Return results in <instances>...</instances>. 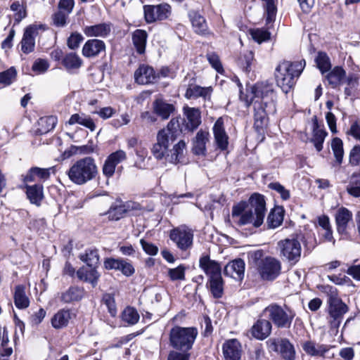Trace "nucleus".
<instances>
[{
	"label": "nucleus",
	"instance_id": "obj_23",
	"mask_svg": "<svg viewBox=\"0 0 360 360\" xmlns=\"http://www.w3.org/2000/svg\"><path fill=\"white\" fill-rule=\"evenodd\" d=\"M173 141L164 137L162 134H157V142L153 145L151 152L153 156L157 160H162L163 158H166L168 153V148Z\"/></svg>",
	"mask_w": 360,
	"mask_h": 360
},
{
	"label": "nucleus",
	"instance_id": "obj_40",
	"mask_svg": "<svg viewBox=\"0 0 360 360\" xmlns=\"http://www.w3.org/2000/svg\"><path fill=\"white\" fill-rule=\"evenodd\" d=\"M148 34L145 30H136L132 35L133 44L139 53L145 52Z\"/></svg>",
	"mask_w": 360,
	"mask_h": 360
},
{
	"label": "nucleus",
	"instance_id": "obj_64",
	"mask_svg": "<svg viewBox=\"0 0 360 360\" xmlns=\"http://www.w3.org/2000/svg\"><path fill=\"white\" fill-rule=\"evenodd\" d=\"M347 191L355 198L360 197V180L356 182L351 181L347 186Z\"/></svg>",
	"mask_w": 360,
	"mask_h": 360
},
{
	"label": "nucleus",
	"instance_id": "obj_27",
	"mask_svg": "<svg viewBox=\"0 0 360 360\" xmlns=\"http://www.w3.org/2000/svg\"><path fill=\"white\" fill-rule=\"evenodd\" d=\"M13 300L15 306L19 309H25L30 306V298L26 293L24 285H18L15 287Z\"/></svg>",
	"mask_w": 360,
	"mask_h": 360
},
{
	"label": "nucleus",
	"instance_id": "obj_29",
	"mask_svg": "<svg viewBox=\"0 0 360 360\" xmlns=\"http://www.w3.org/2000/svg\"><path fill=\"white\" fill-rule=\"evenodd\" d=\"M184 111L187 120V128L191 131L195 129L201 123L200 110L198 108L187 106L184 108Z\"/></svg>",
	"mask_w": 360,
	"mask_h": 360
},
{
	"label": "nucleus",
	"instance_id": "obj_31",
	"mask_svg": "<svg viewBox=\"0 0 360 360\" xmlns=\"http://www.w3.org/2000/svg\"><path fill=\"white\" fill-rule=\"evenodd\" d=\"M186 150V143L184 141H179L173 146V148L168 151L166 155V160L173 164H177L182 161Z\"/></svg>",
	"mask_w": 360,
	"mask_h": 360
},
{
	"label": "nucleus",
	"instance_id": "obj_55",
	"mask_svg": "<svg viewBox=\"0 0 360 360\" xmlns=\"http://www.w3.org/2000/svg\"><path fill=\"white\" fill-rule=\"evenodd\" d=\"M185 267L183 265L173 269H169L168 276L172 281L185 279Z\"/></svg>",
	"mask_w": 360,
	"mask_h": 360
},
{
	"label": "nucleus",
	"instance_id": "obj_2",
	"mask_svg": "<svg viewBox=\"0 0 360 360\" xmlns=\"http://www.w3.org/2000/svg\"><path fill=\"white\" fill-rule=\"evenodd\" d=\"M305 66V60L296 62L284 61L279 64L276 69V79L277 85L287 94L293 87L295 77H298Z\"/></svg>",
	"mask_w": 360,
	"mask_h": 360
},
{
	"label": "nucleus",
	"instance_id": "obj_59",
	"mask_svg": "<svg viewBox=\"0 0 360 360\" xmlns=\"http://www.w3.org/2000/svg\"><path fill=\"white\" fill-rule=\"evenodd\" d=\"M83 40L84 37L80 33L73 32L68 37L67 44L70 49L74 50L79 47Z\"/></svg>",
	"mask_w": 360,
	"mask_h": 360
},
{
	"label": "nucleus",
	"instance_id": "obj_13",
	"mask_svg": "<svg viewBox=\"0 0 360 360\" xmlns=\"http://www.w3.org/2000/svg\"><path fill=\"white\" fill-rule=\"evenodd\" d=\"M199 266L208 276L213 279L221 276V267L219 262L210 259L208 255H203L199 259Z\"/></svg>",
	"mask_w": 360,
	"mask_h": 360
},
{
	"label": "nucleus",
	"instance_id": "obj_8",
	"mask_svg": "<svg viewBox=\"0 0 360 360\" xmlns=\"http://www.w3.org/2000/svg\"><path fill=\"white\" fill-rule=\"evenodd\" d=\"M278 248L281 259L287 261L290 264H295L301 257L302 246L297 238L281 240L278 242Z\"/></svg>",
	"mask_w": 360,
	"mask_h": 360
},
{
	"label": "nucleus",
	"instance_id": "obj_22",
	"mask_svg": "<svg viewBox=\"0 0 360 360\" xmlns=\"http://www.w3.org/2000/svg\"><path fill=\"white\" fill-rule=\"evenodd\" d=\"M210 134L205 130H199L193 139L192 150L195 155H205L206 143L209 141Z\"/></svg>",
	"mask_w": 360,
	"mask_h": 360
},
{
	"label": "nucleus",
	"instance_id": "obj_47",
	"mask_svg": "<svg viewBox=\"0 0 360 360\" xmlns=\"http://www.w3.org/2000/svg\"><path fill=\"white\" fill-rule=\"evenodd\" d=\"M315 61L322 74L328 72L331 68L330 60L326 53L319 52Z\"/></svg>",
	"mask_w": 360,
	"mask_h": 360
},
{
	"label": "nucleus",
	"instance_id": "obj_54",
	"mask_svg": "<svg viewBox=\"0 0 360 360\" xmlns=\"http://www.w3.org/2000/svg\"><path fill=\"white\" fill-rule=\"evenodd\" d=\"M156 9L158 13L156 15V18H158V20H166L171 15L172 8L168 4H160L156 5Z\"/></svg>",
	"mask_w": 360,
	"mask_h": 360
},
{
	"label": "nucleus",
	"instance_id": "obj_50",
	"mask_svg": "<svg viewBox=\"0 0 360 360\" xmlns=\"http://www.w3.org/2000/svg\"><path fill=\"white\" fill-rule=\"evenodd\" d=\"M252 38L259 44L267 41L270 38V33L264 29H252L250 30Z\"/></svg>",
	"mask_w": 360,
	"mask_h": 360
},
{
	"label": "nucleus",
	"instance_id": "obj_30",
	"mask_svg": "<svg viewBox=\"0 0 360 360\" xmlns=\"http://www.w3.org/2000/svg\"><path fill=\"white\" fill-rule=\"evenodd\" d=\"M95 267L96 266H92V268L89 269L84 266L81 267L77 271L78 278L81 281L90 283L93 286H96L100 274Z\"/></svg>",
	"mask_w": 360,
	"mask_h": 360
},
{
	"label": "nucleus",
	"instance_id": "obj_33",
	"mask_svg": "<svg viewBox=\"0 0 360 360\" xmlns=\"http://www.w3.org/2000/svg\"><path fill=\"white\" fill-rule=\"evenodd\" d=\"M68 124L70 125L79 124L86 127L91 131H94L96 129V124L92 118L84 113H75L72 115L68 120Z\"/></svg>",
	"mask_w": 360,
	"mask_h": 360
},
{
	"label": "nucleus",
	"instance_id": "obj_20",
	"mask_svg": "<svg viewBox=\"0 0 360 360\" xmlns=\"http://www.w3.org/2000/svg\"><path fill=\"white\" fill-rule=\"evenodd\" d=\"M75 317V314L71 309H62L51 318V325L56 329H61L68 326L69 322Z\"/></svg>",
	"mask_w": 360,
	"mask_h": 360
},
{
	"label": "nucleus",
	"instance_id": "obj_45",
	"mask_svg": "<svg viewBox=\"0 0 360 360\" xmlns=\"http://www.w3.org/2000/svg\"><path fill=\"white\" fill-rule=\"evenodd\" d=\"M79 259L89 266H96L98 264L99 255L97 250H87L84 254L79 255Z\"/></svg>",
	"mask_w": 360,
	"mask_h": 360
},
{
	"label": "nucleus",
	"instance_id": "obj_46",
	"mask_svg": "<svg viewBox=\"0 0 360 360\" xmlns=\"http://www.w3.org/2000/svg\"><path fill=\"white\" fill-rule=\"evenodd\" d=\"M331 148L335 158L336 162L340 165L342 162L344 150L342 141L339 138H334L331 142Z\"/></svg>",
	"mask_w": 360,
	"mask_h": 360
},
{
	"label": "nucleus",
	"instance_id": "obj_14",
	"mask_svg": "<svg viewBox=\"0 0 360 360\" xmlns=\"http://www.w3.org/2000/svg\"><path fill=\"white\" fill-rule=\"evenodd\" d=\"M212 130L217 148L221 150H226L229 145V136L225 131L223 117H219L217 120Z\"/></svg>",
	"mask_w": 360,
	"mask_h": 360
},
{
	"label": "nucleus",
	"instance_id": "obj_17",
	"mask_svg": "<svg viewBox=\"0 0 360 360\" xmlns=\"http://www.w3.org/2000/svg\"><path fill=\"white\" fill-rule=\"evenodd\" d=\"M225 360H240L241 357L242 347L236 339L226 340L222 347Z\"/></svg>",
	"mask_w": 360,
	"mask_h": 360
},
{
	"label": "nucleus",
	"instance_id": "obj_36",
	"mask_svg": "<svg viewBox=\"0 0 360 360\" xmlns=\"http://www.w3.org/2000/svg\"><path fill=\"white\" fill-rule=\"evenodd\" d=\"M153 108L155 112L163 120L168 119L171 113L174 110L173 105L167 103L160 98L155 101L153 103Z\"/></svg>",
	"mask_w": 360,
	"mask_h": 360
},
{
	"label": "nucleus",
	"instance_id": "obj_51",
	"mask_svg": "<svg viewBox=\"0 0 360 360\" xmlns=\"http://www.w3.org/2000/svg\"><path fill=\"white\" fill-rule=\"evenodd\" d=\"M16 75V70L13 67L0 72V84L10 85L15 79Z\"/></svg>",
	"mask_w": 360,
	"mask_h": 360
},
{
	"label": "nucleus",
	"instance_id": "obj_49",
	"mask_svg": "<svg viewBox=\"0 0 360 360\" xmlns=\"http://www.w3.org/2000/svg\"><path fill=\"white\" fill-rule=\"evenodd\" d=\"M122 319L128 324L134 325L139 320V314L134 308L128 307L123 311Z\"/></svg>",
	"mask_w": 360,
	"mask_h": 360
},
{
	"label": "nucleus",
	"instance_id": "obj_58",
	"mask_svg": "<svg viewBox=\"0 0 360 360\" xmlns=\"http://www.w3.org/2000/svg\"><path fill=\"white\" fill-rule=\"evenodd\" d=\"M143 9H144L145 19L147 22L151 23V22H154L158 20V19L156 18H157L156 15L158 14L156 6H153V5L144 6Z\"/></svg>",
	"mask_w": 360,
	"mask_h": 360
},
{
	"label": "nucleus",
	"instance_id": "obj_19",
	"mask_svg": "<svg viewBox=\"0 0 360 360\" xmlns=\"http://www.w3.org/2000/svg\"><path fill=\"white\" fill-rule=\"evenodd\" d=\"M255 127L257 130L262 129L268 122V114L274 113L276 111H269L268 108L262 105L258 101L253 102Z\"/></svg>",
	"mask_w": 360,
	"mask_h": 360
},
{
	"label": "nucleus",
	"instance_id": "obj_53",
	"mask_svg": "<svg viewBox=\"0 0 360 360\" xmlns=\"http://www.w3.org/2000/svg\"><path fill=\"white\" fill-rule=\"evenodd\" d=\"M107 214L110 220L117 221L122 218L126 213L122 204H120L112 206Z\"/></svg>",
	"mask_w": 360,
	"mask_h": 360
},
{
	"label": "nucleus",
	"instance_id": "obj_9",
	"mask_svg": "<svg viewBox=\"0 0 360 360\" xmlns=\"http://www.w3.org/2000/svg\"><path fill=\"white\" fill-rule=\"evenodd\" d=\"M169 238L181 250H187L193 245V233L191 229L184 226L171 230Z\"/></svg>",
	"mask_w": 360,
	"mask_h": 360
},
{
	"label": "nucleus",
	"instance_id": "obj_26",
	"mask_svg": "<svg viewBox=\"0 0 360 360\" xmlns=\"http://www.w3.org/2000/svg\"><path fill=\"white\" fill-rule=\"evenodd\" d=\"M313 132L312 137L310 139V142H311L316 150L318 152H320L323 149V144L325 140L326 136H327V132L320 128L316 117H313Z\"/></svg>",
	"mask_w": 360,
	"mask_h": 360
},
{
	"label": "nucleus",
	"instance_id": "obj_43",
	"mask_svg": "<svg viewBox=\"0 0 360 360\" xmlns=\"http://www.w3.org/2000/svg\"><path fill=\"white\" fill-rule=\"evenodd\" d=\"M207 287L214 298H221L224 294V281L222 277L208 279Z\"/></svg>",
	"mask_w": 360,
	"mask_h": 360
},
{
	"label": "nucleus",
	"instance_id": "obj_34",
	"mask_svg": "<svg viewBox=\"0 0 360 360\" xmlns=\"http://www.w3.org/2000/svg\"><path fill=\"white\" fill-rule=\"evenodd\" d=\"M62 65L68 72L79 69L82 64V59L75 53H69L64 56L62 59Z\"/></svg>",
	"mask_w": 360,
	"mask_h": 360
},
{
	"label": "nucleus",
	"instance_id": "obj_7",
	"mask_svg": "<svg viewBox=\"0 0 360 360\" xmlns=\"http://www.w3.org/2000/svg\"><path fill=\"white\" fill-rule=\"evenodd\" d=\"M264 311L278 328H289L295 317V313L289 307L277 304L269 305Z\"/></svg>",
	"mask_w": 360,
	"mask_h": 360
},
{
	"label": "nucleus",
	"instance_id": "obj_18",
	"mask_svg": "<svg viewBox=\"0 0 360 360\" xmlns=\"http://www.w3.org/2000/svg\"><path fill=\"white\" fill-rule=\"evenodd\" d=\"M245 262L241 259H237L228 263L224 269L225 276L235 280L241 281L244 277Z\"/></svg>",
	"mask_w": 360,
	"mask_h": 360
},
{
	"label": "nucleus",
	"instance_id": "obj_38",
	"mask_svg": "<svg viewBox=\"0 0 360 360\" xmlns=\"http://www.w3.org/2000/svg\"><path fill=\"white\" fill-rule=\"evenodd\" d=\"M345 75L346 72L344 69L340 66H336L328 73L326 79L328 84L333 88H335L341 84L342 81L345 77Z\"/></svg>",
	"mask_w": 360,
	"mask_h": 360
},
{
	"label": "nucleus",
	"instance_id": "obj_35",
	"mask_svg": "<svg viewBox=\"0 0 360 360\" xmlns=\"http://www.w3.org/2000/svg\"><path fill=\"white\" fill-rule=\"evenodd\" d=\"M193 29L198 34H208V27L205 18L198 13L193 12L189 14Z\"/></svg>",
	"mask_w": 360,
	"mask_h": 360
},
{
	"label": "nucleus",
	"instance_id": "obj_63",
	"mask_svg": "<svg viewBox=\"0 0 360 360\" xmlns=\"http://www.w3.org/2000/svg\"><path fill=\"white\" fill-rule=\"evenodd\" d=\"M349 162L356 166L360 163V146H354L349 153Z\"/></svg>",
	"mask_w": 360,
	"mask_h": 360
},
{
	"label": "nucleus",
	"instance_id": "obj_60",
	"mask_svg": "<svg viewBox=\"0 0 360 360\" xmlns=\"http://www.w3.org/2000/svg\"><path fill=\"white\" fill-rule=\"evenodd\" d=\"M103 302L107 306L111 316H115L117 314V309L115 299L111 294H105L103 297Z\"/></svg>",
	"mask_w": 360,
	"mask_h": 360
},
{
	"label": "nucleus",
	"instance_id": "obj_4",
	"mask_svg": "<svg viewBox=\"0 0 360 360\" xmlns=\"http://www.w3.org/2000/svg\"><path fill=\"white\" fill-rule=\"evenodd\" d=\"M250 255L262 279L273 281L278 276L281 269V264L278 259L272 257L264 258L262 250L254 251Z\"/></svg>",
	"mask_w": 360,
	"mask_h": 360
},
{
	"label": "nucleus",
	"instance_id": "obj_41",
	"mask_svg": "<svg viewBox=\"0 0 360 360\" xmlns=\"http://www.w3.org/2000/svg\"><path fill=\"white\" fill-rule=\"evenodd\" d=\"M283 221V210L281 207L273 209L269 214L266 223L269 229L278 227Z\"/></svg>",
	"mask_w": 360,
	"mask_h": 360
},
{
	"label": "nucleus",
	"instance_id": "obj_57",
	"mask_svg": "<svg viewBox=\"0 0 360 360\" xmlns=\"http://www.w3.org/2000/svg\"><path fill=\"white\" fill-rule=\"evenodd\" d=\"M253 59V53L252 51H246L240 57L239 63L246 72H249L250 70Z\"/></svg>",
	"mask_w": 360,
	"mask_h": 360
},
{
	"label": "nucleus",
	"instance_id": "obj_16",
	"mask_svg": "<svg viewBox=\"0 0 360 360\" xmlns=\"http://www.w3.org/2000/svg\"><path fill=\"white\" fill-rule=\"evenodd\" d=\"M159 76L155 72L154 69L147 65H141L134 72L136 82L140 84L153 83Z\"/></svg>",
	"mask_w": 360,
	"mask_h": 360
},
{
	"label": "nucleus",
	"instance_id": "obj_25",
	"mask_svg": "<svg viewBox=\"0 0 360 360\" xmlns=\"http://www.w3.org/2000/svg\"><path fill=\"white\" fill-rule=\"evenodd\" d=\"M84 34L88 37H105L111 30L110 26L107 23H100L83 27Z\"/></svg>",
	"mask_w": 360,
	"mask_h": 360
},
{
	"label": "nucleus",
	"instance_id": "obj_15",
	"mask_svg": "<svg viewBox=\"0 0 360 360\" xmlns=\"http://www.w3.org/2000/svg\"><path fill=\"white\" fill-rule=\"evenodd\" d=\"M352 212L345 207H339L335 214L337 231L340 234H346L350 222L352 221Z\"/></svg>",
	"mask_w": 360,
	"mask_h": 360
},
{
	"label": "nucleus",
	"instance_id": "obj_12",
	"mask_svg": "<svg viewBox=\"0 0 360 360\" xmlns=\"http://www.w3.org/2000/svg\"><path fill=\"white\" fill-rule=\"evenodd\" d=\"M39 30H44L45 25H31L25 30L20 41V49L24 53L28 54L34 50L35 37L38 35Z\"/></svg>",
	"mask_w": 360,
	"mask_h": 360
},
{
	"label": "nucleus",
	"instance_id": "obj_32",
	"mask_svg": "<svg viewBox=\"0 0 360 360\" xmlns=\"http://www.w3.org/2000/svg\"><path fill=\"white\" fill-rule=\"evenodd\" d=\"M212 86L202 87L198 85L189 86L186 89L185 96L187 98H197L202 97L205 99L210 98L212 93Z\"/></svg>",
	"mask_w": 360,
	"mask_h": 360
},
{
	"label": "nucleus",
	"instance_id": "obj_62",
	"mask_svg": "<svg viewBox=\"0 0 360 360\" xmlns=\"http://www.w3.org/2000/svg\"><path fill=\"white\" fill-rule=\"evenodd\" d=\"M108 159L117 166V165L127 159V154L124 150H118L111 153Z\"/></svg>",
	"mask_w": 360,
	"mask_h": 360
},
{
	"label": "nucleus",
	"instance_id": "obj_28",
	"mask_svg": "<svg viewBox=\"0 0 360 360\" xmlns=\"http://www.w3.org/2000/svg\"><path fill=\"white\" fill-rule=\"evenodd\" d=\"M303 350L311 356H320L326 357L330 347L326 345L316 344L311 341H307L302 345Z\"/></svg>",
	"mask_w": 360,
	"mask_h": 360
},
{
	"label": "nucleus",
	"instance_id": "obj_24",
	"mask_svg": "<svg viewBox=\"0 0 360 360\" xmlns=\"http://www.w3.org/2000/svg\"><path fill=\"white\" fill-rule=\"evenodd\" d=\"M105 49V43L98 39H89L82 48V54L86 58L97 56Z\"/></svg>",
	"mask_w": 360,
	"mask_h": 360
},
{
	"label": "nucleus",
	"instance_id": "obj_5",
	"mask_svg": "<svg viewBox=\"0 0 360 360\" xmlns=\"http://www.w3.org/2000/svg\"><path fill=\"white\" fill-rule=\"evenodd\" d=\"M198 333L196 328L176 326L169 331V344L176 350L188 352L192 349Z\"/></svg>",
	"mask_w": 360,
	"mask_h": 360
},
{
	"label": "nucleus",
	"instance_id": "obj_11",
	"mask_svg": "<svg viewBox=\"0 0 360 360\" xmlns=\"http://www.w3.org/2000/svg\"><path fill=\"white\" fill-rule=\"evenodd\" d=\"M266 344L271 351L279 352L285 360L295 359V348L288 339L270 338L266 342Z\"/></svg>",
	"mask_w": 360,
	"mask_h": 360
},
{
	"label": "nucleus",
	"instance_id": "obj_6",
	"mask_svg": "<svg viewBox=\"0 0 360 360\" xmlns=\"http://www.w3.org/2000/svg\"><path fill=\"white\" fill-rule=\"evenodd\" d=\"M253 96L251 103L258 101L262 105L268 108L269 111H276V92L273 84L266 82L256 84L252 89Z\"/></svg>",
	"mask_w": 360,
	"mask_h": 360
},
{
	"label": "nucleus",
	"instance_id": "obj_39",
	"mask_svg": "<svg viewBox=\"0 0 360 360\" xmlns=\"http://www.w3.org/2000/svg\"><path fill=\"white\" fill-rule=\"evenodd\" d=\"M84 295L82 288L77 286H71L61 295V301L65 303H70L80 300Z\"/></svg>",
	"mask_w": 360,
	"mask_h": 360
},
{
	"label": "nucleus",
	"instance_id": "obj_48",
	"mask_svg": "<svg viewBox=\"0 0 360 360\" xmlns=\"http://www.w3.org/2000/svg\"><path fill=\"white\" fill-rule=\"evenodd\" d=\"M264 2L263 6L266 12V24L271 23L274 21L277 8L275 6L274 0H262Z\"/></svg>",
	"mask_w": 360,
	"mask_h": 360
},
{
	"label": "nucleus",
	"instance_id": "obj_10",
	"mask_svg": "<svg viewBox=\"0 0 360 360\" xmlns=\"http://www.w3.org/2000/svg\"><path fill=\"white\" fill-rule=\"evenodd\" d=\"M324 291L328 293L329 302V312L335 319L340 318L347 310V306L338 297L337 290L330 285L323 287Z\"/></svg>",
	"mask_w": 360,
	"mask_h": 360
},
{
	"label": "nucleus",
	"instance_id": "obj_61",
	"mask_svg": "<svg viewBox=\"0 0 360 360\" xmlns=\"http://www.w3.org/2000/svg\"><path fill=\"white\" fill-rule=\"evenodd\" d=\"M268 187L278 192L283 200H286L290 198L289 191L285 189V187L278 182L270 183Z\"/></svg>",
	"mask_w": 360,
	"mask_h": 360
},
{
	"label": "nucleus",
	"instance_id": "obj_21",
	"mask_svg": "<svg viewBox=\"0 0 360 360\" xmlns=\"http://www.w3.org/2000/svg\"><path fill=\"white\" fill-rule=\"evenodd\" d=\"M272 328L271 323L265 319L258 320L251 328L252 335L259 340H263L269 337Z\"/></svg>",
	"mask_w": 360,
	"mask_h": 360
},
{
	"label": "nucleus",
	"instance_id": "obj_3",
	"mask_svg": "<svg viewBox=\"0 0 360 360\" xmlns=\"http://www.w3.org/2000/svg\"><path fill=\"white\" fill-rule=\"evenodd\" d=\"M97 172L94 160L92 158L86 157L72 164L67 172V174L72 183L83 185L94 179Z\"/></svg>",
	"mask_w": 360,
	"mask_h": 360
},
{
	"label": "nucleus",
	"instance_id": "obj_1",
	"mask_svg": "<svg viewBox=\"0 0 360 360\" xmlns=\"http://www.w3.org/2000/svg\"><path fill=\"white\" fill-rule=\"evenodd\" d=\"M264 197L259 193L252 194L248 202L241 201L232 207L231 217L239 226L252 225L259 227L264 222L266 215Z\"/></svg>",
	"mask_w": 360,
	"mask_h": 360
},
{
	"label": "nucleus",
	"instance_id": "obj_42",
	"mask_svg": "<svg viewBox=\"0 0 360 360\" xmlns=\"http://www.w3.org/2000/svg\"><path fill=\"white\" fill-rule=\"evenodd\" d=\"M27 195L31 203L37 205H40L43 198V187L40 184H35L27 186Z\"/></svg>",
	"mask_w": 360,
	"mask_h": 360
},
{
	"label": "nucleus",
	"instance_id": "obj_37",
	"mask_svg": "<svg viewBox=\"0 0 360 360\" xmlns=\"http://www.w3.org/2000/svg\"><path fill=\"white\" fill-rule=\"evenodd\" d=\"M179 131V120L173 118L169 121L167 127L160 130L158 134H162L164 137L174 142L177 138Z\"/></svg>",
	"mask_w": 360,
	"mask_h": 360
},
{
	"label": "nucleus",
	"instance_id": "obj_52",
	"mask_svg": "<svg viewBox=\"0 0 360 360\" xmlns=\"http://www.w3.org/2000/svg\"><path fill=\"white\" fill-rule=\"evenodd\" d=\"M328 279L338 285H345L347 287H354L352 281L347 276L345 275H331L328 276Z\"/></svg>",
	"mask_w": 360,
	"mask_h": 360
},
{
	"label": "nucleus",
	"instance_id": "obj_44",
	"mask_svg": "<svg viewBox=\"0 0 360 360\" xmlns=\"http://www.w3.org/2000/svg\"><path fill=\"white\" fill-rule=\"evenodd\" d=\"M57 122V117L55 116L41 117L38 122V131L41 134H46L55 128Z\"/></svg>",
	"mask_w": 360,
	"mask_h": 360
},
{
	"label": "nucleus",
	"instance_id": "obj_56",
	"mask_svg": "<svg viewBox=\"0 0 360 360\" xmlns=\"http://www.w3.org/2000/svg\"><path fill=\"white\" fill-rule=\"evenodd\" d=\"M49 63L47 60L37 58L32 66V70L37 74H42L49 69Z\"/></svg>",
	"mask_w": 360,
	"mask_h": 360
}]
</instances>
